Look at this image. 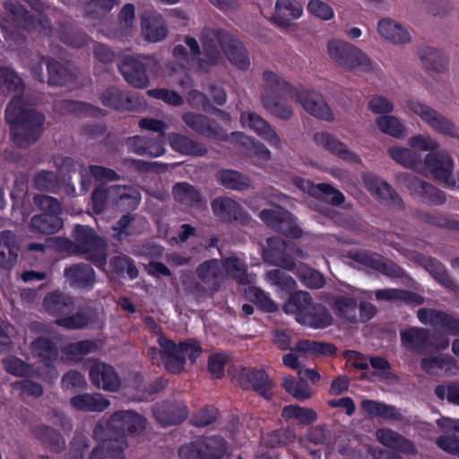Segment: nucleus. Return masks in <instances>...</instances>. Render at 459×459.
<instances>
[{
	"instance_id": "f257e3e1",
	"label": "nucleus",
	"mask_w": 459,
	"mask_h": 459,
	"mask_svg": "<svg viewBox=\"0 0 459 459\" xmlns=\"http://www.w3.org/2000/svg\"><path fill=\"white\" fill-rule=\"evenodd\" d=\"M201 42L203 51L195 38L186 36L185 43L190 53L183 45H177L173 48L174 57L204 72L218 65L221 49L232 65L241 70L248 69L250 60L247 50L229 30H204Z\"/></svg>"
},
{
	"instance_id": "f03ea898",
	"label": "nucleus",
	"mask_w": 459,
	"mask_h": 459,
	"mask_svg": "<svg viewBox=\"0 0 459 459\" xmlns=\"http://www.w3.org/2000/svg\"><path fill=\"white\" fill-rule=\"evenodd\" d=\"M263 78L266 87L262 102L272 115L283 120L290 119L293 112L286 101L296 100L313 117L327 122L334 120L333 110L320 93L315 91H298L272 71H264Z\"/></svg>"
},
{
	"instance_id": "7ed1b4c3",
	"label": "nucleus",
	"mask_w": 459,
	"mask_h": 459,
	"mask_svg": "<svg viewBox=\"0 0 459 459\" xmlns=\"http://www.w3.org/2000/svg\"><path fill=\"white\" fill-rule=\"evenodd\" d=\"M145 425V418L134 411H115L104 425H96L94 435L101 442L89 459H125L124 451L128 446L126 436L143 431Z\"/></svg>"
},
{
	"instance_id": "20e7f679",
	"label": "nucleus",
	"mask_w": 459,
	"mask_h": 459,
	"mask_svg": "<svg viewBox=\"0 0 459 459\" xmlns=\"http://www.w3.org/2000/svg\"><path fill=\"white\" fill-rule=\"evenodd\" d=\"M4 117L10 126V136L22 148L36 143L44 133L45 115L25 107L23 98L13 96L7 104Z\"/></svg>"
},
{
	"instance_id": "39448f33",
	"label": "nucleus",
	"mask_w": 459,
	"mask_h": 459,
	"mask_svg": "<svg viewBox=\"0 0 459 459\" xmlns=\"http://www.w3.org/2000/svg\"><path fill=\"white\" fill-rule=\"evenodd\" d=\"M73 240L66 238L64 247L76 255H82L97 268L104 270L108 260V241L88 225L75 224L72 231Z\"/></svg>"
},
{
	"instance_id": "423d86ee",
	"label": "nucleus",
	"mask_w": 459,
	"mask_h": 459,
	"mask_svg": "<svg viewBox=\"0 0 459 459\" xmlns=\"http://www.w3.org/2000/svg\"><path fill=\"white\" fill-rule=\"evenodd\" d=\"M160 348L165 349V369L174 375L184 371L186 358L191 364H195L203 352L199 342L195 339L179 342L178 344L172 340L161 335L158 338Z\"/></svg>"
},
{
	"instance_id": "0eeeda50",
	"label": "nucleus",
	"mask_w": 459,
	"mask_h": 459,
	"mask_svg": "<svg viewBox=\"0 0 459 459\" xmlns=\"http://www.w3.org/2000/svg\"><path fill=\"white\" fill-rule=\"evenodd\" d=\"M327 53L334 64L351 72L369 73L375 68L374 62L367 54L346 41L330 40Z\"/></svg>"
},
{
	"instance_id": "6e6552de",
	"label": "nucleus",
	"mask_w": 459,
	"mask_h": 459,
	"mask_svg": "<svg viewBox=\"0 0 459 459\" xmlns=\"http://www.w3.org/2000/svg\"><path fill=\"white\" fill-rule=\"evenodd\" d=\"M402 345L410 351L425 354L430 351H444L449 346V339L437 331L409 326L400 331Z\"/></svg>"
},
{
	"instance_id": "1a4fd4ad",
	"label": "nucleus",
	"mask_w": 459,
	"mask_h": 459,
	"mask_svg": "<svg viewBox=\"0 0 459 459\" xmlns=\"http://www.w3.org/2000/svg\"><path fill=\"white\" fill-rule=\"evenodd\" d=\"M32 9L37 12L35 16H28L27 11L18 3L7 1L4 4V8L7 17L4 22L7 24H1V29H7L8 26L15 28H23L27 25L40 27L41 29H50L51 24L48 17L42 12L43 4L39 0H25Z\"/></svg>"
},
{
	"instance_id": "9d476101",
	"label": "nucleus",
	"mask_w": 459,
	"mask_h": 459,
	"mask_svg": "<svg viewBox=\"0 0 459 459\" xmlns=\"http://www.w3.org/2000/svg\"><path fill=\"white\" fill-rule=\"evenodd\" d=\"M227 452V441L221 436H202L182 445L180 459H221Z\"/></svg>"
},
{
	"instance_id": "9b49d317",
	"label": "nucleus",
	"mask_w": 459,
	"mask_h": 459,
	"mask_svg": "<svg viewBox=\"0 0 459 459\" xmlns=\"http://www.w3.org/2000/svg\"><path fill=\"white\" fill-rule=\"evenodd\" d=\"M233 380L242 389L253 390L266 400H271L273 395L274 383L264 368L241 367Z\"/></svg>"
},
{
	"instance_id": "f8f14e48",
	"label": "nucleus",
	"mask_w": 459,
	"mask_h": 459,
	"mask_svg": "<svg viewBox=\"0 0 459 459\" xmlns=\"http://www.w3.org/2000/svg\"><path fill=\"white\" fill-rule=\"evenodd\" d=\"M350 258L355 263L364 267L370 268L389 278L403 279L407 277V273L403 268L394 261L376 252L359 250L351 253Z\"/></svg>"
},
{
	"instance_id": "ddd939ff",
	"label": "nucleus",
	"mask_w": 459,
	"mask_h": 459,
	"mask_svg": "<svg viewBox=\"0 0 459 459\" xmlns=\"http://www.w3.org/2000/svg\"><path fill=\"white\" fill-rule=\"evenodd\" d=\"M408 108L436 132L459 139V127L452 120L441 115L434 108L415 100H410Z\"/></svg>"
},
{
	"instance_id": "4468645a",
	"label": "nucleus",
	"mask_w": 459,
	"mask_h": 459,
	"mask_svg": "<svg viewBox=\"0 0 459 459\" xmlns=\"http://www.w3.org/2000/svg\"><path fill=\"white\" fill-rule=\"evenodd\" d=\"M422 169H426L437 180L449 187H455L456 181L453 178L454 160L445 151L430 152L422 160Z\"/></svg>"
},
{
	"instance_id": "2eb2a0df",
	"label": "nucleus",
	"mask_w": 459,
	"mask_h": 459,
	"mask_svg": "<svg viewBox=\"0 0 459 459\" xmlns=\"http://www.w3.org/2000/svg\"><path fill=\"white\" fill-rule=\"evenodd\" d=\"M211 206L214 215L224 222L243 226H251L254 222V220L242 206L230 197H217L212 202Z\"/></svg>"
},
{
	"instance_id": "dca6fc26",
	"label": "nucleus",
	"mask_w": 459,
	"mask_h": 459,
	"mask_svg": "<svg viewBox=\"0 0 459 459\" xmlns=\"http://www.w3.org/2000/svg\"><path fill=\"white\" fill-rule=\"evenodd\" d=\"M405 186L411 196L428 205L440 206L446 201L444 191L415 176L407 175Z\"/></svg>"
},
{
	"instance_id": "f3484780",
	"label": "nucleus",
	"mask_w": 459,
	"mask_h": 459,
	"mask_svg": "<svg viewBox=\"0 0 459 459\" xmlns=\"http://www.w3.org/2000/svg\"><path fill=\"white\" fill-rule=\"evenodd\" d=\"M182 120L193 131L206 138L217 141H225L228 138L223 127L205 115L186 112L182 116Z\"/></svg>"
},
{
	"instance_id": "a211bd4d",
	"label": "nucleus",
	"mask_w": 459,
	"mask_h": 459,
	"mask_svg": "<svg viewBox=\"0 0 459 459\" xmlns=\"http://www.w3.org/2000/svg\"><path fill=\"white\" fill-rule=\"evenodd\" d=\"M417 317L423 325H429L433 328H440L446 333L459 336V318L446 312L435 308H420Z\"/></svg>"
},
{
	"instance_id": "6ab92c4d",
	"label": "nucleus",
	"mask_w": 459,
	"mask_h": 459,
	"mask_svg": "<svg viewBox=\"0 0 459 459\" xmlns=\"http://www.w3.org/2000/svg\"><path fill=\"white\" fill-rule=\"evenodd\" d=\"M89 377L94 386L104 391L115 392L120 386V378L115 368L101 361L91 365Z\"/></svg>"
},
{
	"instance_id": "aec40b11",
	"label": "nucleus",
	"mask_w": 459,
	"mask_h": 459,
	"mask_svg": "<svg viewBox=\"0 0 459 459\" xmlns=\"http://www.w3.org/2000/svg\"><path fill=\"white\" fill-rule=\"evenodd\" d=\"M155 420L163 427L178 425L188 416V409L183 403L162 402L152 409Z\"/></svg>"
},
{
	"instance_id": "412c9836",
	"label": "nucleus",
	"mask_w": 459,
	"mask_h": 459,
	"mask_svg": "<svg viewBox=\"0 0 459 459\" xmlns=\"http://www.w3.org/2000/svg\"><path fill=\"white\" fill-rule=\"evenodd\" d=\"M126 146L130 152L140 156L160 157L166 152L162 135H134L126 140Z\"/></svg>"
},
{
	"instance_id": "4be33fe9",
	"label": "nucleus",
	"mask_w": 459,
	"mask_h": 459,
	"mask_svg": "<svg viewBox=\"0 0 459 459\" xmlns=\"http://www.w3.org/2000/svg\"><path fill=\"white\" fill-rule=\"evenodd\" d=\"M118 69L125 80L133 87L144 89L149 86L150 80L146 67L139 59L127 56L118 65Z\"/></svg>"
},
{
	"instance_id": "5701e85b",
	"label": "nucleus",
	"mask_w": 459,
	"mask_h": 459,
	"mask_svg": "<svg viewBox=\"0 0 459 459\" xmlns=\"http://www.w3.org/2000/svg\"><path fill=\"white\" fill-rule=\"evenodd\" d=\"M240 121L244 127H248L268 143L276 148H281V141L269 123L259 115L254 112H243L240 116Z\"/></svg>"
},
{
	"instance_id": "b1692460",
	"label": "nucleus",
	"mask_w": 459,
	"mask_h": 459,
	"mask_svg": "<svg viewBox=\"0 0 459 459\" xmlns=\"http://www.w3.org/2000/svg\"><path fill=\"white\" fill-rule=\"evenodd\" d=\"M313 139L325 151L344 161L355 164H359L361 161L360 158L351 152L344 143L341 142L328 132L316 133Z\"/></svg>"
},
{
	"instance_id": "393cba45",
	"label": "nucleus",
	"mask_w": 459,
	"mask_h": 459,
	"mask_svg": "<svg viewBox=\"0 0 459 459\" xmlns=\"http://www.w3.org/2000/svg\"><path fill=\"white\" fill-rule=\"evenodd\" d=\"M69 285L74 289L91 290L96 282L94 269L87 264L79 263L66 267L64 271Z\"/></svg>"
},
{
	"instance_id": "a878e982",
	"label": "nucleus",
	"mask_w": 459,
	"mask_h": 459,
	"mask_svg": "<svg viewBox=\"0 0 459 459\" xmlns=\"http://www.w3.org/2000/svg\"><path fill=\"white\" fill-rule=\"evenodd\" d=\"M297 322L314 329H323L332 325L333 317L325 306L311 299L309 306L298 316Z\"/></svg>"
},
{
	"instance_id": "bb28decb",
	"label": "nucleus",
	"mask_w": 459,
	"mask_h": 459,
	"mask_svg": "<svg viewBox=\"0 0 459 459\" xmlns=\"http://www.w3.org/2000/svg\"><path fill=\"white\" fill-rule=\"evenodd\" d=\"M363 182L366 188L375 196L382 201L395 204L399 207L403 205V199L393 186L378 176L368 174L363 176Z\"/></svg>"
},
{
	"instance_id": "cd10ccee",
	"label": "nucleus",
	"mask_w": 459,
	"mask_h": 459,
	"mask_svg": "<svg viewBox=\"0 0 459 459\" xmlns=\"http://www.w3.org/2000/svg\"><path fill=\"white\" fill-rule=\"evenodd\" d=\"M42 306L48 315L59 318L73 312L74 302L70 295L56 290L44 297Z\"/></svg>"
},
{
	"instance_id": "c85d7f7f",
	"label": "nucleus",
	"mask_w": 459,
	"mask_h": 459,
	"mask_svg": "<svg viewBox=\"0 0 459 459\" xmlns=\"http://www.w3.org/2000/svg\"><path fill=\"white\" fill-rule=\"evenodd\" d=\"M302 13V6L296 0H277L274 13L270 20L278 27H290L291 22Z\"/></svg>"
},
{
	"instance_id": "c756f323",
	"label": "nucleus",
	"mask_w": 459,
	"mask_h": 459,
	"mask_svg": "<svg viewBox=\"0 0 459 459\" xmlns=\"http://www.w3.org/2000/svg\"><path fill=\"white\" fill-rule=\"evenodd\" d=\"M20 247L12 230L0 232V268L11 270L17 263Z\"/></svg>"
},
{
	"instance_id": "7c9ffc66",
	"label": "nucleus",
	"mask_w": 459,
	"mask_h": 459,
	"mask_svg": "<svg viewBox=\"0 0 459 459\" xmlns=\"http://www.w3.org/2000/svg\"><path fill=\"white\" fill-rule=\"evenodd\" d=\"M377 437L383 446L400 453L413 455L417 454L414 443L390 429H381L377 431Z\"/></svg>"
},
{
	"instance_id": "2f4dec72",
	"label": "nucleus",
	"mask_w": 459,
	"mask_h": 459,
	"mask_svg": "<svg viewBox=\"0 0 459 459\" xmlns=\"http://www.w3.org/2000/svg\"><path fill=\"white\" fill-rule=\"evenodd\" d=\"M30 349L39 361L48 368L55 369L59 351L56 344L50 338L39 336L30 343Z\"/></svg>"
},
{
	"instance_id": "473e14b6",
	"label": "nucleus",
	"mask_w": 459,
	"mask_h": 459,
	"mask_svg": "<svg viewBox=\"0 0 459 459\" xmlns=\"http://www.w3.org/2000/svg\"><path fill=\"white\" fill-rule=\"evenodd\" d=\"M168 141L174 151L184 155L202 157L208 152V149L205 144L181 134H169Z\"/></svg>"
},
{
	"instance_id": "72a5a7b5",
	"label": "nucleus",
	"mask_w": 459,
	"mask_h": 459,
	"mask_svg": "<svg viewBox=\"0 0 459 459\" xmlns=\"http://www.w3.org/2000/svg\"><path fill=\"white\" fill-rule=\"evenodd\" d=\"M101 103L109 108L124 111L135 108L134 100L128 91H121L117 87H110L104 91L100 96Z\"/></svg>"
},
{
	"instance_id": "f704fd0d",
	"label": "nucleus",
	"mask_w": 459,
	"mask_h": 459,
	"mask_svg": "<svg viewBox=\"0 0 459 459\" xmlns=\"http://www.w3.org/2000/svg\"><path fill=\"white\" fill-rule=\"evenodd\" d=\"M172 195L175 201L191 208H200L204 201L201 192L187 182H178L172 186Z\"/></svg>"
},
{
	"instance_id": "c9c22d12",
	"label": "nucleus",
	"mask_w": 459,
	"mask_h": 459,
	"mask_svg": "<svg viewBox=\"0 0 459 459\" xmlns=\"http://www.w3.org/2000/svg\"><path fill=\"white\" fill-rule=\"evenodd\" d=\"M64 226L63 219L55 214L40 212L31 217L29 230L31 233L52 235L58 232Z\"/></svg>"
},
{
	"instance_id": "e433bc0d",
	"label": "nucleus",
	"mask_w": 459,
	"mask_h": 459,
	"mask_svg": "<svg viewBox=\"0 0 459 459\" xmlns=\"http://www.w3.org/2000/svg\"><path fill=\"white\" fill-rule=\"evenodd\" d=\"M70 404L80 411L101 412L110 405V402L101 394H82L73 396Z\"/></svg>"
},
{
	"instance_id": "4c0bfd02",
	"label": "nucleus",
	"mask_w": 459,
	"mask_h": 459,
	"mask_svg": "<svg viewBox=\"0 0 459 459\" xmlns=\"http://www.w3.org/2000/svg\"><path fill=\"white\" fill-rule=\"evenodd\" d=\"M418 55L427 70L444 73L448 69V57L440 49L423 47L419 49Z\"/></svg>"
},
{
	"instance_id": "58836bf2",
	"label": "nucleus",
	"mask_w": 459,
	"mask_h": 459,
	"mask_svg": "<svg viewBox=\"0 0 459 459\" xmlns=\"http://www.w3.org/2000/svg\"><path fill=\"white\" fill-rule=\"evenodd\" d=\"M34 437L43 445L47 446L51 452L61 453L65 447V440L62 434L47 425H39L33 429Z\"/></svg>"
},
{
	"instance_id": "ea45409f",
	"label": "nucleus",
	"mask_w": 459,
	"mask_h": 459,
	"mask_svg": "<svg viewBox=\"0 0 459 459\" xmlns=\"http://www.w3.org/2000/svg\"><path fill=\"white\" fill-rule=\"evenodd\" d=\"M116 185L108 186L104 183L96 186L91 193V208L95 214H101L108 205L114 207Z\"/></svg>"
},
{
	"instance_id": "a19ab883",
	"label": "nucleus",
	"mask_w": 459,
	"mask_h": 459,
	"mask_svg": "<svg viewBox=\"0 0 459 459\" xmlns=\"http://www.w3.org/2000/svg\"><path fill=\"white\" fill-rule=\"evenodd\" d=\"M140 201V193L134 187L116 185L115 208L129 212V211H134L138 207Z\"/></svg>"
},
{
	"instance_id": "79ce46f5",
	"label": "nucleus",
	"mask_w": 459,
	"mask_h": 459,
	"mask_svg": "<svg viewBox=\"0 0 459 459\" xmlns=\"http://www.w3.org/2000/svg\"><path fill=\"white\" fill-rule=\"evenodd\" d=\"M32 186L40 192L57 195L62 188V181L57 173L41 169L33 175Z\"/></svg>"
},
{
	"instance_id": "37998d69",
	"label": "nucleus",
	"mask_w": 459,
	"mask_h": 459,
	"mask_svg": "<svg viewBox=\"0 0 459 459\" xmlns=\"http://www.w3.org/2000/svg\"><path fill=\"white\" fill-rule=\"evenodd\" d=\"M216 180L225 188L244 191L251 187L250 178L234 169H221L216 174Z\"/></svg>"
},
{
	"instance_id": "c03bdc74",
	"label": "nucleus",
	"mask_w": 459,
	"mask_h": 459,
	"mask_svg": "<svg viewBox=\"0 0 459 459\" xmlns=\"http://www.w3.org/2000/svg\"><path fill=\"white\" fill-rule=\"evenodd\" d=\"M290 213L284 209H264L259 218L275 231L286 233L290 224Z\"/></svg>"
},
{
	"instance_id": "a18cd8bd",
	"label": "nucleus",
	"mask_w": 459,
	"mask_h": 459,
	"mask_svg": "<svg viewBox=\"0 0 459 459\" xmlns=\"http://www.w3.org/2000/svg\"><path fill=\"white\" fill-rule=\"evenodd\" d=\"M196 274L204 283L211 285L213 291L220 289L219 279L221 272L219 260L210 259L203 262L197 266Z\"/></svg>"
},
{
	"instance_id": "49530a36",
	"label": "nucleus",
	"mask_w": 459,
	"mask_h": 459,
	"mask_svg": "<svg viewBox=\"0 0 459 459\" xmlns=\"http://www.w3.org/2000/svg\"><path fill=\"white\" fill-rule=\"evenodd\" d=\"M389 156L397 163L413 170L422 169V159L416 152L404 147H390Z\"/></svg>"
},
{
	"instance_id": "de8ad7c7",
	"label": "nucleus",
	"mask_w": 459,
	"mask_h": 459,
	"mask_svg": "<svg viewBox=\"0 0 459 459\" xmlns=\"http://www.w3.org/2000/svg\"><path fill=\"white\" fill-rule=\"evenodd\" d=\"M333 307L339 317L353 324L358 323V302L355 298L345 295L337 296L333 299Z\"/></svg>"
},
{
	"instance_id": "09e8293b",
	"label": "nucleus",
	"mask_w": 459,
	"mask_h": 459,
	"mask_svg": "<svg viewBox=\"0 0 459 459\" xmlns=\"http://www.w3.org/2000/svg\"><path fill=\"white\" fill-rule=\"evenodd\" d=\"M309 194L333 206H340L345 201V196L340 190L326 183L313 185L309 189Z\"/></svg>"
},
{
	"instance_id": "8fccbe9b",
	"label": "nucleus",
	"mask_w": 459,
	"mask_h": 459,
	"mask_svg": "<svg viewBox=\"0 0 459 459\" xmlns=\"http://www.w3.org/2000/svg\"><path fill=\"white\" fill-rule=\"evenodd\" d=\"M361 408L372 417H377L384 420H399L401 415L396 408L382 402L374 400H363Z\"/></svg>"
},
{
	"instance_id": "3c124183",
	"label": "nucleus",
	"mask_w": 459,
	"mask_h": 459,
	"mask_svg": "<svg viewBox=\"0 0 459 459\" xmlns=\"http://www.w3.org/2000/svg\"><path fill=\"white\" fill-rule=\"evenodd\" d=\"M25 84L23 80L13 70L2 67L0 70V90L9 93H15L14 96H21L24 92Z\"/></svg>"
},
{
	"instance_id": "603ef678",
	"label": "nucleus",
	"mask_w": 459,
	"mask_h": 459,
	"mask_svg": "<svg viewBox=\"0 0 459 459\" xmlns=\"http://www.w3.org/2000/svg\"><path fill=\"white\" fill-rule=\"evenodd\" d=\"M281 416L286 420H297L301 425H310L317 420V413L314 409L297 404L284 406Z\"/></svg>"
},
{
	"instance_id": "864d4df0",
	"label": "nucleus",
	"mask_w": 459,
	"mask_h": 459,
	"mask_svg": "<svg viewBox=\"0 0 459 459\" xmlns=\"http://www.w3.org/2000/svg\"><path fill=\"white\" fill-rule=\"evenodd\" d=\"M378 129L392 137L403 139L407 135L403 124L393 115H384L376 118Z\"/></svg>"
},
{
	"instance_id": "5fc2aeb1",
	"label": "nucleus",
	"mask_w": 459,
	"mask_h": 459,
	"mask_svg": "<svg viewBox=\"0 0 459 459\" xmlns=\"http://www.w3.org/2000/svg\"><path fill=\"white\" fill-rule=\"evenodd\" d=\"M98 344L92 340L70 342L62 349V352L71 360L80 361L83 356L96 352Z\"/></svg>"
},
{
	"instance_id": "6e6d98bb",
	"label": "nucleus",
	"mask_w": 459,
	"mask_h": 459,
	"mask_svg": "<svg viewBox=\"0 0 459 459\" xmlns=\"http://www.w3.org/2000/svg\"><path fill=\"white\" fill-rule=\"evenodd\" d=\"M311 295L305 290H296L290 294L287 302L283 306V310L287 314L295 315V318H298L299 315H301L307 306L311 303Z\"/></svg>"
},
{
	"instance_id": "4d7b16f0",
	"label": "nucleus",
	"mask_w": 459,
	"mask_h": 459,
	"mask_svg": "<svg viewBox=\"0 0 459 459\" xmlns=\"http://www.w3.org/2000/svg\"><path fill=\"white\" fill-rule=\"evenodd\" d=\"M117 4V0H84L85 15L92 21L101 20Z\"/></svg>"
},
{
	"instance_id": "13d9d810",
	"label": "nucleus",
	"mask_w": 459,
	"mask_h": 459,
	"mask_svg": "<svg viewBox=\"0 0 459 459\" xmlns=\"http://www.w3.org/2000/svg\"><path fill=\"white\" fill-rule=\"evenodd\" d=\"M92 322V317L90 313L77 311L74 314H67L64 316L56 318L55 324L57 326L63 327L67 330H79L86 328L90 323Z\"/></svg>"
},
{
	"instance_id": "bf43d9fd",
	"label": "nucleus",
	"mask_w": 459,
	"mask_h": 459,
	"mask_svg": "<svg viewBox=\"0 0 459 459\" xmlns=\"http://www.w3.org/2000/svg\"><path fill=\"white\" fill-rule=\"evenodd\" d=\"M282 386L288 394L299 401H305L312 395L310 386L301 378L297 380L292 376H287L283 378Z\"/></svg>"
},
{
	"instance_id": "052dcab7",
	"label": "nucleus",
	"mask_w": 459,
	"mask_h": 459,
	"mask_svg": "<svg viewBox=\"0 0 459 459\" xmlns=\"http://www.w3.org/2000/svg\"><path fill=\"white\" fill-rule=\"evenodd\" d=\"M109 266L112 271L118 276L124 275L126 273L130 280L136 279L139 275V271L134 261L126 255H115L109 259Z\"/></svg>"
},
{
	"instance_id": "680f3d73",
	"label": "nucleus",
	"mask_w": 459,
	"mask_h": 459,
	"mask_svg": "<svg viewBox=\"0 0 459 459\" xmlns=\"http://www.w3.org/2000/svg\"><path fill=\"white\" fill-rule=\"evenodd\" d=\"M248 299L263 312L273 313L278 310L276 303L269 295L258 287H249L247 290Z\"/></svg>"
},
{
	"instance_id": "e2e57ef3",
	"label": "nucleus",
	"mask_w": 459,
	"mask_h": 459,
	"mask_svg": "<svg viewBox=\"0 0 459 459\" xmlns=\"http://www.w3.org/2000/svg\"><path fill=\"white\" fill-rule=\"evenodd\" d=\"M48 82L51 86H63L70 80L68 69L60 62L49 58L47 61Z\"/></svg>"
},
{
	"instance_id": "0e129e2a",
	"label": "nucleus",
	"mask_w": 459,
	"mask_h": 459,
	"mask_svg": "<svg viewBox=\"0 0 459 459\" xmlns=\"http://www.w3.org/2000/svg\"><path fill=\"white\" fill-rule=\"evenodd\" d=\"M296 350L301 352L325 356L334 355L337 351L333 343L310 340L299 341L297 343Z\"/></svg>"
},
{
	"instance_id": "69168bd1",
	"label": "nucleus",
	"mask_w": 459,
	"mask_h": 459,
	"mask_svg": "<svg viewBox=\"0 0 459 459\" xmlns=\"http://www.w3.org/2000/svg\"><path fill=\"white\" fill-rule=\"evenodd\" d=\"M2 364L4 370L13 376L20 377L32 376L33 367L18 357L10 356L4 358L2 359Z\"/></svg>"
},
{
	"instance_id": "338daca9",
	"label": "nucleus",
	"mask_w": 459,
	"mask_h": 459,
	"mask_svg": "<svg viewBox=\"0 0 459 459\" xmlns=\"http://www.w3.org/2000/svg\"><path fill=\"white\" fill-rule=\"evenodd\" d=\"M35 206L43 213L62 215L63 207L56 197L45 194H37L33 197Z\"/></svg>"
},
{
	"instance_id": "774afa93",
	"label": "nucleus",
	"mask_w": 459,
	"mask_h": 459,
	"mask_svg": "<svg viewBox=\"0 0 459 459\" xmlns=\"http://www.w3.org/2000/svg\"><path fill=\"white\" fill-rule=\"evenodd\" d=\"M264 258L270 264L288 271H293L296 267L294 259L277 248L266 250L264 254Z\"/></svg>"
}]
</instances>
